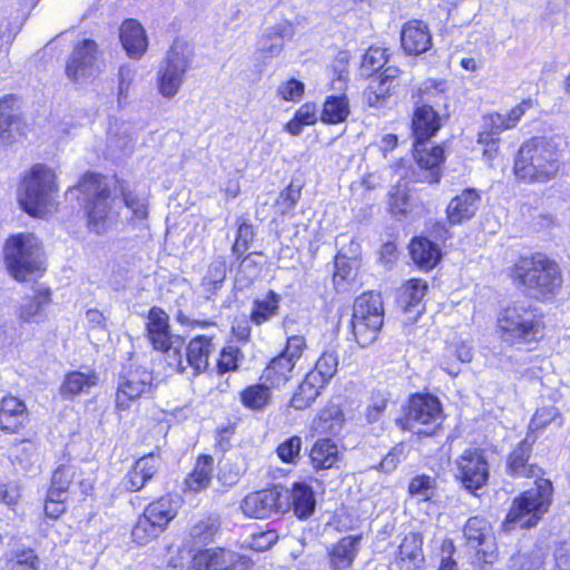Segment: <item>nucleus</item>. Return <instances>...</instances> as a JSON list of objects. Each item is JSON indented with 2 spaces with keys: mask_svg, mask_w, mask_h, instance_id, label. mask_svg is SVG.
I'll return each instance as SVG.
<instances>
[{
  "mask_svg": "<svg viewBox=\"0 0 570 570\" xmlns=\"http://www.w3.org/2000/svg\"><path fill=\"white\" fill-rule=\"evenodd\" d=\"M324 387L325 385L320 383V381L306 374L304 381L299 384L291 400V406L295 410H305L309 407Z\"/></svg>",
  "mask_w": 570,
  "mask_h": 570,
  "instance_id": "obj_40",
  "label": "nucleus"
},
{
  "mask_svg": "<svg viewBox=\"0 0 570 570\" xmlns=\"http://www.w3.org/2000/svg\"><path fill=\"white\" fill-rule=\"evenodd\" d=\"M410 254L413 262L424 271L432 269L441 258L440 247L424 237L411 242Z\"/></svg>",
  "mask_w": 570,
  "mask_h": 570,
  "instance_id": "obj_32",
  "label": "nucleus"
},
{
  "mask_svg": "<svg viewBox=\"0 0 570 570\" xmlns=\"http://www.w3.org/2000/svg\"><path fill=\"white\" fill-rule=\"evenodd\" d=\"M459 478L469 490L483 487L489 478V465L480 450H465L456 461Z\"/></svg>",
  "mask_w": 570,
  "mask_h": 570,
  "instance_id": "obj_19",
  "label": "nucleus"
},
{
  "mask_svg": "<svg viewBox=\"0 0 570 570\" xmlns=\"http://www.w3.org/2000/svg\"><path fill=\"white\" fill-rule=\"evenodd\" d=\"M146 332L153 347L165 354L169 367L175 371L184 370V340L170 332L169 316L159 307L148 312Z\"/></svg>",
  "mask_w": 570,
  "mask_h": 570,
  "instance_id": "obj_10",
  "label": "nucleus"
},
{
  "mask_svg": "<svg viewBox=\"0 0 570 570\" xmlns=\"http://www.w3.org/2000/svg\"><path fill=\"white\" fill-rule=\"evenodd\" d=\"M40 561L32 549H18L7 560L8 570H39Z\"/></svg>",
  "mask_w": 570,
  "mask_h": 570,
  "instance_id": "obj_47",
  "label": "nucleus"
},
{
  "mask_svg": "<svg viewBox=\"0 0 570 570\" xmlns=\"http://www.w3.org/2000/svg\"><path fill=\"white\" fill-rule=\"evenodd\" d=\"M193 58V45L183 38L175 39L156 73L157 89L164 98L170 99L177 95Z\"/></svg>",
  "mask_w": 570,
  "mask_h": 570,
  "instance_id": "obj_8",
  "label": "nucleus"
},
{
  "mask_svg": "<svg viewBox=\"0 0 570 570\" xmlns=\"http://www.w3.org/2000/svg\"><path fill=\"white\" fill-rule=\"evenodd\" d=\"M119 37L124 49L130 58L139 59L144 56L148 47V40L142 26L134 20L128 19L122 22Z\"/></svg>",
  "mask_w": 570,
  "mask_h": 570,
  "instance_id": "obj_25",
  "label": "nucleus"
},
{
  "mask_svg": "<svg viewBox=\"0 0 570 570\" xmlns=\"http://www.w3.org/2000/svg\"><path fill=\"white\" fill-rule=\"evenodd\" d=\"M361 535H346L336 542L330 553V567L332 570H348L361 548Z\"/></svg>",
  "mask_w": 570,
  "mask_h": 570,
  "instance_id": "obj_27",
  "label": "nucleus"
},
{
  "mask_svg": "<svg viewBox=\"0 0 570 570\" xmlns=\"http://www.w3.org/2000/svg\"><path fill=\"white\" fill-rule=\"evenodd\" d=\"M78 475L75 465H60L56 469L51 479V487L48 491L50 500H59V497L67 499V493L73 485V481Z\"/></svg>",
  "mask_w": 570,
  "mask_h": 570,
  "instance_id": "obj_39",
  "label": "nucleus"
},
{
  "mask_svg": "<svg viewBox=\"0 0 570 570\" xmlns=\"http://www.w3.org/2000/svg\"><path fill=\"white\" fill-rule=\"evenodd\" d=\"M444 81L428 79L417 89L419 99L415 101V110L412 119L414 137V158L419 171L417 180L428 184H436L441 179V165L444 161L442 147L426 148V141L433 137L441 127L440 116L434 107L445 100Z\"/></svg>",
  "mask_w": 570,
  "mask_h": 570,
  "instance_id": "obj_1",
  "label": "nucleus"
},
{
  "mask_svg": "<svg viewBox=\"0 0 570 570\" xmlns=\"http://www.w3.org/2000/svg\"><path fill=\"white\" fill-rule=\"evenodd\" d=\"M554 561L559 570H570V539L556 548Z\"/></svg>",
  "mask_w": 570,
  "mask_h": 570,
  "instance_id": "obj_64",
  "label": "nucleus"
},
{
  "mask_svg": "<svg viewBox=\"0 0 570 570\" xmlns=\"http://www.w3.org/2000/svg\"><path fill=\"white\" fill-rule=\"evenodd\" d=\"M287 512L293 510L294 514L302 520L309 518L315 510L314 491L306 483H294L293 488L286 489Z\"/></svg>",
  "mask_w": 570,
  "mask_h": 570,
  "instance_id": "obj_28",
  "label": "nucleus"
},
{
  "mask_svg": "<svg viewBox=\"0 0 570 570\" xmlns=\"http://www.w3.org/2000/svg\"><path fill=\"white\" fill-rule=\"evenodd\" d=\"M136 78V69L129 65H124L119 68L118 72V92L117 104L119 107H125L129 102V92L131 85Z\"/></svg>",
  "mask_w": 570,
  "mask_h": 570,
  "instance_id": "obj_51",
  "label": "nucleus"
},
{
  "mask_svg": "<svg viewBox=\"0 0 570 570\" xmlns=\"http://www.w3.org/2000/svg\"><path fill=\"white\" fill-rule=\"evenodd\" d=\"M435 478L425 474L414 476L409 484L410 494L423 501L432 499L435 494Z\"/></svg>",
  "mask_w": 570,
  "mask_h": 570,
  "instance_id": "obj_50",
  "label": "nucleus"
},
{
  "mask_svg": "<svg viewBox=\"0 0 570 570\" xmlns=\"http://www.w3.org/2000/svg\"><path fill=\"white\" fill-rule=\"evenodd\" d=\"M254 237L253 226L246 220L238 224L237 237L233 246V252L236 255H242L248 247V244Z\"/></svg>",
  "mask_w": 570,
  "mask_h": 570,
  "instance_id": "obj_57",
  "label": "nucleus"
},
{
  "mask_svg": "<svg viewBox=\"0 0 570 570\" xmlns=\"http://www.w3.org/2000/svg\"><path fill=\"white\" fill-rule=\"evenodd\" d=\"M441 403L429 394L413 395L409 401L404 426L419 435H431L441 422Z\"/></svg>",
  "mask_w": 570,
  "mask_h": 570,
  "instance_id": "obj_14",
  "label": "nucleus"
},
{
  "mask_svg": "<svg viewBox=\"0 0 570 570\" xmlns=\"http://www.w3.org/2000/svg\"><path fill=\"white\" fill-rule=\"evenodd\" d=\"M428 291V283L422 279H410L406 282L399 294V305L405 312H410L412 307L417 306Z\"/></svg>",
  "mask_w": 570,
  "mask_h": 570,
  "instance_id": "obj_42",
  "label": "nucleus"
},
{
  "mask_svg": "<svg viewBox=\"0 0 570 570\" xmlns=\"http://www.w3.org/2000/svg\"><path fill=\"white\" fill-rule=\"evenodd\" d=\"M400 69L393 65H385L384 70L372 78L364 91V97L371 106L379 105L385 99L392 88L393 81L399 77Z\"/></svg>",
  "mask_w": 570,
  "mask_h": 570,
  "instance_id": "obj_30",
  "label": "nucleus"
},
{
  "mask_svg": "<svg viewBox=\"0 0 570 570\" xmlns=\"http://www.w3.org/2000/svg\"><path fill=\"white\" fill-rule=\"evenodd\" d=\"M277 541V534L274 531H266L253 534L249 547L256 551H265Z\"/></svg>",
  "mask_w": 570,
  "mask_h": 570,
  "instance_id": "obj_61",
  "label": "nucleus"
},
{
  "mask_svg": "<svg viewBox=\"0 0 570 570\" xmlns=\"http://www.w3.org/2000/svg\"><path fill=\"white\" fill-rule=\"evenodd\" d=\"M56 193L53 170L45 165H36L22 181L19 203L30 215L42 216L52 207Z\"/></svg>",
  "mask_w": 570,
  "mask_h": 570,
  "instance_id": "obj_9",
  "label": "nucleus"
},
{
  "mask_svg": "<svg viewBox=\"0 0 570 570\" xmlns=\"http://www.w3.org/2000/svg\"><path fill=\"white\" fill-rule=\"evenodd\" d=\"M281 296L269 291L263 298H257L253 303L250 320L256 325L268 322L278 314Z\"/></svg>",
  "mask_w": 570,
  "mask_h": 570,
  "instance_id": "obj_41",
  "label": "nucleus"
},
{
  "mask_svg": "<svg viewBox=\"0 0 570 570\" xmlns=\"http://www.w3.org/2000/svg\"><path fill=\"white\" fill-rule=\"evenodd\" d=\"M402 48L409 55H421L432 46V37L428 26L421 20H411L401 33Z\"/></svg>",
  "mask_w": 570,
  "mask_h": 570,
  "instance_id": "obj_23",
  "label": "nucleus"
},
{
  "mask_svg": "<svg viewBox=\"0 0 570 570\" xmlns=\"http://www.w3.org/2000/svg\"><path fill=\"white\" fill-rule=\"evenodd\" d=\"M214 350L212 338L204 335L194 337L186 346L185 353H183L185 367L178 372L183 373L188 367L191 368L193 375L205 372L209 365V356Z\"/></svg>",
  "mask_w": 570,
  "mask_h": 570,
  "instance_id": "obj_21",
  "label": "nucleus"
},
{
  "mask_svg": "<svg viewBox=\"0 0 570 570\" xmlns=\"http://www.w3.org/2000/svg\"><path fill=\"white\" fill-rule=\"evenodd\" d=\"M543 564V553L539 549L530 553H520L513 559V567L518 570H540Z\"/></svg>",
  "mask_w": 570,
  "mask_h": 570,
  "instance_id": "obj_55",
  "label": "nucleus"
},
{
  "mask_svg": "<svg viewBox=\"0 0 570 570\" xmlns=\"http://www.w3.org/2000/svg\"><path fill=\"white\" fill-rule=\"evenodd\" d=\"M511 274L523 292L537 301L552 299L562 284L558 264L540 254L520 257Z\"/></svg>",
  "mask_w": 570,
  "mask_h": 570,
  "instance_id": "obj_4",
  "label": "nucleus"
},
{
  "mask_svg": "<svg viewBox=\"0 0 570 570\" xmlns=\"http://www.w3.org/2000/svg\"><path fill=\"white\" fill-rule=\"evenodd\" d=\"M21 498L20 489L16 484L6 483L0 479V504L13 509Z\"/></svg>",
  "mask_w": 570,
  "mask_h": 570,
  "instance_id": "obj_59",
  "label": "nucleus"
},
{
  "mask_svg": "<svg viewBox=\"0 0 570 570\" xmlns=\"http://www.w3.org/2000/svg\"><path fill=\"white\" fill-rule=\"evenodd\" d=\"M153 373L142 367L130 368L120 376L116 405L119 410L129 409L130 402L141 397L151 391Z\"/></svg>",
  "mask_w": 570,
  "mask_h": 570,
  "instance_id": "obj_18",
  "label": "nucleus"
},
{
  "mask_svg": "<svg viewBox=\"0 0 570 570\" xmlns=\"http://www.w3.org/2000/svg\"><path fill=\"white\" fill-rule=\"evenodd\" d=\"M348 115L350 108L346 96H332L324 102L321 119L324 122L338 124L344 121Z\"/></svg>",
  "mask_w": 570,
  "mask_h": 570,
  "instance_id": "obj_45",
  "label": "nucleus"
},
{
  "mask_svg": "<svg viewBox=\"0 0 570 570\" xmlns=\"http://www.w3.org/2000/svg\"><path fill=\"white\" fill-rule=\"evenodd\" d=\"M122 202L132 213L135 219L144 220L148 216V204L145 197L137 196L120 186Z\"/></svg>",
  "mask_w": 570,
  "mask_h": 570,
  "instance_id": "obj_54",
  "label": "nucleus"
},
{
  "mask_svg": "<svg viewBox=\"0 0 570 570\" xmlns=\"http://www.w3.org/2000/svg\"><path fill=\"white\" fill-rule=\"evenodd\" d=\"M560 169V156L556 146L544 138L524 142L514 163L515 176L527 183H548Z\"/></svg>",
  "mask_w": 570,
  "mask_h": 570,
  "instance_id": "obj_5",
  "label": "nucleus"
},
{
  "mask_svg": "<svg viewBox=\"0 0 570 570\" xmlns=\"http://www.w3.org/2000/svg\"><path fill=\"white\" fill-rule=\"evenodd\" d=\"M387 61L385 49L371 47L363 56L361 72L365 77H372L374 72L384 68Z\"/></svg>",
  "mask_w": 570,
  "mask_h": 570,
  "instance_id": "obj_49",
  "label": "nucleus"
},
{
  "mask_svg": "<svg viewBox=\"0 0 570 570\" xmlns=\"http://www.w3.org/2000/svg\"><path fill=\"white\" fill-rule=\"evenodd\" d=\"M338 367V356L337 353L333 350L325 351L317 358L315 366L307 374L313 379H316L323 385H327V383L333 379L336 374Z\"/></svg>",
  "mask_w": 570,
  "mask_h": 570,
  "instance_id": "obj_43",
  "label": "nucleus"
},
{
  "mask_svg": "<svg viewBox=\"0 0 570 570\" xmlns=\"http://www.w3.org/2000/svg\"><path fill=\"white\" fill-rule=\"evenodd\" d=\"M8 271L17 281L39 276L43 271V256L39 239L33 234H18L4 247Z\"/></svg>",
  "mask_w": 570,
  "mask_h": 570,
  "instance_id": "obj_7",
  "label": "nucleus"
},
{
  "mask_svg": "<svg viewBox=\"0 0 570 570\" xmlns=\"http://www.w3.org/2000/svg\"><path fill=\"white\" fill-rule=\"evenodd\" d=\"M294 33L293 24L287 21L266 28L257 41V52L264 59L279 56L284 49V39H292Z\"/></svg>",
  "mask_w": 570,
  "mask_h": 570,
  "instance_id": "obj_20",
  "label": "nucleus"
},
{
  "mask_svg": "<svg viewBox=\"0 0 570 570\" xmlns=\"http://www.w3.org/2000/svg\"><path fill=\"white\" fill-rule=\"evenodd\" d=\"M294 366L291 360L277 355L266 366L261 379L271 389L281 387L289 381Z\"/></svg>",
  "mask_w": 570,
  "mask_h": 570,
  "instance_id": "obj_36",
  "label": "nucleus"
},
{
  "mask_svg": "<svg viewBox=\"0 0 570 570\" xmlns=\"http://www.w3.org/2000/svg\"><path fill=\"white\" fill-rule=\"evenodd\" d=\"M219 529V519L216 515H206L196 521L190 528L189 534L198 544L210 542Z\"/></svg>",
  "mask_w": 570,
  "mask_h": 570,
  "instance_id": "obj_46",
  "label": "nucleus"
},
{
  "mask_svg": "<svg viewBox=\"0 0 570 570\" xmlns=\"http://www.w3.org/2000/svg\"><path fill=\"white\" fill-rule=\"evenodd\" d=\"M159 465V458L154 453L140 458L126 476V488L130 491L140 490L157 473Z\"/></svg>",
  "mask_w": 570,
  "mask_h": 570,
  "instance_id": "obj_29",
  "label": "nucleus"
},
{
  "mask_svg": "<svg viewBox=\"0 0 570 570\" xmlns=\"http://www.w3.org/2000/svg\"><path fill=\"white\" fill-rule=\"evenodd\" d=\"M549 424H554L558 428L561 426V414L554 406H542L537 410L529 424V434L533 435L534 432L543 430Z\"/></svg>",
  "mask_w": 570,
  "mask_h": 570,
  "instance_id": "obj_48",
  "label": "nucleus"
},
{
  "mask_svg": "<svg viewBox=\"0 0 570 570\" xmlns=\"http://www.w3.org/2000/svg\"><path fill=\"white\" fill-rule=\"evenodd\" d=\"M97 384V375L92 372H71L66 375L60 387L63 397H73L81 393H88L92 386Z\"/></svg>",
  "mask_w": 570,
  "mask_h": 570,
  "instance_id": "obj_37",
  "label": "nucleus"
},
{
  "mask_svg": "<svg viewBox=\"0 0 570 570\" xmlns=\"http://www.w3.org/2000/svg\"><path fill=\"white\" fill-rule=\"evenodd\" d=\"M535 436L528 434L511 452L508 459V471L515 478H535L533 488L524 491L514 499L503 523L505 531L515 527H534L548 511L552 500V483L540 478L542 470L537 464L529 463Z\"/></svg>",
  "mask_w": 570,
  "mask_h": 570,
  "instance_id": "obj_2",
  "label": "nucleus"
},
{
  "mask_svg": "<svg viewBox=\"0 0 570 570\" xmlns=\"http://www.w3.org/2000/svg\"><path fill=\"white\" fill-rule=\"evenodd\" d=\"M423 563L422 539L414 533L406 535L399 548L400 570H422Z\"/></svg>",
  "mask_w": 570,
  "mask_h": 570,
  "instance_id": "obj_31",
  "label": "nucleus"
},
{
  "mask_svg": "<svg viewBox=\"0 0 570 570\" xmlns=\"http://www.w3.org/2000/svg\"><path fill=\"white\" fill-rule=\"evenodd\" d=\"M301 191L293 187H288L286 190L281 193L277 199V206L282 214L289 212L299 199Z\"/></svg>",
  "mask_w": 570,
  "mask_h": 570,
  "instance_id": "obj_63",
  "label": "nucleus"
},
{
  "mask_svg": "<svg viewBox=\"0 0 570 570\" xmlns=\"http://www.w3.org/2000/svg\"><path fill=\"white\" fill-rule=\"evenodd\" d=\"M306 347L305 338L301 335H292L287 337L285 350L279 354L296 364Z\"/></svg>",
  "mask_w": 570,
  "mask_h": 570,
  "instance_id": "obj_58",
  "label": "nucleus"
},
{
  "mask_svg": "<svg viewBox=\"0 0 570 570\" xmlns=\"http://www.w3.org/2000/svg\"><path fill=\"white\" fill-rule=\"evenodd\" d=\"M210 570H248L250 561L234 551L217 549L209 550Z\"/></svg>",
  "mask_w": 570,
  "mask_h": 570,
  "instance_id": "obj_38",
  "label": "nucleus"
},
{
  "mask_svg": "<svg viewBox=\"0 0 570 570\" xmlns=\"http://www.w3.org/2000/svg\"><path fill=\"white\" fill-rule=\"evenodd\" d=\"M277 92L284 100L295 101L302 97L304 92V85L296 79H291L282 83L278 87Z\"/></svg>",
  "mask_w": 570,
  "mask_h": 570,
  "instance_id": "obj_60",
  "label": "nucleus"
},
{
  "mask_svg": "<svg viewBox=\"0 0 570 570\" xmlns=\"http://www.w3.org/2000/svg\"><path fill=\"white\" fill-rule=\"evenodd\" d=\"M352 274V266L347 258L343 256H336L335 258V272L333 275V282L338 287L343 282L347 281Z\"/></svg>",
  "mask_w": 570,
  "mask_h": 570,
  "instance_id": "obj_62",
  "label": "nucleus"
},
{
  "mask_svg": "<svg viewBox=\"0 0 570 570\" xmlns=\"http://www.w3.org/2000/svg\"><path fill=\"white\" fill-rule=\"evenodd\" d=\"M77 190L82 196L90 229L102 233L116 214V194L111 195L105 177L95 174H86Z\"/></svg>",
  "mask_w": 570,
  "mask_h": 570,
  "instance_id": "obj_6",
  "label": "nucleus"
},
{
  "mask_svg": "<svg viewBox=\"0 0 570 570\" xmlns=\"http://www.w3.org/2000/svg\"><path fill=\"white\" fill-rule=\"evenodd\" d=\"M463 532L479 560L492 563L495 559L497 543L490 522L482 517H472L466 521Z\"/></svg>",
  "mask_w": 570,
  "mask_h": 570,
  "instance_id": "obj_17",
  "label": "nucleus"
},
{
  "mask_svg": "<svg viewBox=\"0 0 570 570\" xmlns=\"http://www.w3.org/2000/svg\"><path fill=\"white\" fill-rule=\"evenodd\" d=\"M390 402L389 394L381 391H375L371 394L368 404L365 410V419L368 423H375L381 421L384 412Z\"/></svg>",
  "mask_w": 570,
  "mask_h": 570,
  "instance_id": "obj_52",
  "label": "nucleus"
},
{
  "mask_svg": "<svg viewBox=\"0 0 570 570\" xmlns=\"http://www.w3.org/2000/svg\"><path fill=\"white\" fill-rule=\"evenodd\" d=\"M287 498L285 488L274 487L249 493L242 501L240 509L249 518L265 519L287 512Z\"/></svg>",
  "mask_w": 570,
  "mask_h": 570,
  "instance_id": "obj_15",
  "label": "nucleus"
},
{
  "mask_svg": "<svg viewBox=\"0 0 570 570\" xmlns=\"http://www.w3.org/2000/svg\"><path fill=\"white\" fill-rule=\"evenodd\" d=\"M383 302L374 292L364 293L355 299L351 320L352 331L361 346L372 344L383 325Z\"/></svg>",
  "mask_w": 570,
  "mask_h": 570,
  "instance_id": "obj_11",
  "label": "nucleus"
},
{
  "mask_svg": "<svg viewBox=\"0 0 570 570\" xmlns=\"http://www.w3.org/2000/svg\"><path fill=\"white\" fill-rule=\"evenodd\" d=\"M481 202L480 193L474 188H465L451 199L446 207V218L450 225H459L470 220L476 214Z\"/></svg>",
  "mask_w": 570,
  "mask_h": 570,
  "instance_id": "obj_22",
  "label": "nucleus"
},
{
  "mask_svg": "<svg viewBox=\"0 0 570 570\" xmlns=\"http://www.w3.org/2000/svg\"><path fill=\"white\" fill-rule=\"evenodd\" d=\"M28 419L26 404L18 397L8 395L0 402V429L10 433L17 432Z\"/></svg>",
  "mask_w": 570,
  "mask_h": 570,
  "instance_id": "obj_26",
  "label": "nucleus"
},
{
  "mask_svg": "<svg viewBox=\"0 0 570 570\" xmlns=\"http://www.w3.org/2000/svg\"><path fill=\"white\" fill-rule=\"evenodd\" d=\"M177 511L178 501L170 495H164L149 503L132 528L134 541L140 546L149 542L176 517Z\"/></svg>",
  "mask_w": 570,
  "mask_h": 570,
  "instance_id": "obj_12",
  "label": "nucleus"
},
{
  "mask_svg": "<svg viewBox=\"0 0 570 570\" xmlns=\"http://www.w3.org/2000/svg\"><path fill=\"white\" fill-rule=\"evenodd\" d=\"M101 72L97 61V45L94 40L86 39L75 47L67 66V77L77 83L86 82Z\"/></svg>",
  "mask_w": 570,
  "mask_h": 570,
  "instance_id": "obj_16",
  "label": "nucleus"
},
{
  "mask_svg": "<svg viewBox=\"0 0 570 570\" xmlns=\"http://www.w3.org/2000/svg\"><path fill=\"white\" fill-rule=\"evenodd\" d=\"M543 331L542 313L523 301L508 304L497 317V333L509 345L537 343L543 337Z\"/></svg>",
  "mask_w": 570,
  "mask_h": 570,
  "instance_id": "obj_3",
  "label": "nucleus"
},
{
  "mask_svg": "<svg viewBox=\"0 0 570 570\" xmlns=\"http://www.w3.org/2000/svg\"><path fill=\"white\" fill-rule=\"evenodd\" d=\"M240 351L238 347L229 345L222 350L217 367L220 373L235 371L238 367V356Z\"/></svg>",
  "mask_w": 570,
  "mask_h": 570,
  "instance_id": "obj_56",
  "label": "nucleus"
},
{
  "mask_svg": "<svg viewBox=\"0 0 570 570\" xmlns=\"http://www.w3.org/2000/svg\"><path fill=\"white\" fill-rule=\"evenodd\" d=\"M50 303V291L38 289L35 295L23 298L19 307V318L24 323L40 322L43 318V311Z\"/></svg>",
  "mask_w": 570,
  "mask_h": 570,
  "instance_id": "obj_35",
  "label": "nucleus"
},
{
  "mask_svg": "<svg viewBox=\"0 0 570 570\" xmlns=\"http://www.w3.org/2000/svg\"><path fill=\"white\" fill-rule=\"evenodd\" d=\"M531 107L532 100L524 99L508 114L493 112L483 117L482 130L479 134L478 141L484 146L483 157L488 161L494 159L498 154V136L504 130L514 128Z\"/></svg>",
  "mask_w": 570,
  "mask_h": 570,
  "instance_id": "obj_13",
  "label": "nucleus"
},
{
  "mask_svg": "<svg viewBox=\"0 0 570 570\" xmlns=\"http://www.w3.org/2000/svg\"><path fill=\"white\" fill-rule=\"evenodd\" d=\"M271 387L263 381L262 384L247 386L240 393L242 404L253 411H261L271 401Z\"/></svg>",
  "mask_w": 570,
  "mask_h": 570,
  "instance_id": "obj_44",
  "label": "nucleus"
},
{
  "mask_svg": "<svg viewBox=\"0 0 570 570\" xmlns=\"http://www.w3.org/2000/svg\"><path fill=\"white\" fill-rule=\"evenodd\" d=\"M309 458L314 469L327 470L334 468L340 460V451L331 439H318L311 449Z\"/></svg>",
  "mask_w": 570,
  "mask_h": 570,
  "instance_id": "obj_34",
  "label": "nucleus"
},
{
  "mask_svg": "<svg viewBox=\"0 0 570 570\" xmlns=\"http://www.w3.org/2000/svg\"><path fill=\"white\" fill-rule=\"evenodd\" d=\"M302 450V439L293 435L283 441L276 449L277 456L285 463L295 464Z\"/></svg>",
  "mask_w": 570,
  "mask_h": 570,
  "instance_id": "obj_53",
  "label": "nucleus"
},
{
  "mask_svg": "<svg viewBox=\"0 0 570 570\" xmlns=\"http://www.w3.org/2000/svg\"><path fill=\"white\" fill-rule=\"evenodd\" d=\"M135 140L131 127L125 122H115L110 126L105 154L111 159H120L132 154Z\"/></svg>",
  "mask_w": 570,
  "mask_h": 570,
  "instance_id": "obj_24",
  "label": "nucleus"
},
{
  "mask_svg": "<svg viewBox=\"0 0 570 570\" xmlns=\"http://www.w3.org/2000/svg\"><path fill=\"white\" fill-rule=\"evenodd\" d=\"M214 459L210 455H200L193 471L185 478V489L195 493L207 489L212 482Z\"/></svg>",
  "mask_w": 570,
  "mask_h": 570,
  "instance_id": "obj_33",
  "label": "nucleus"
}]
</instances>
